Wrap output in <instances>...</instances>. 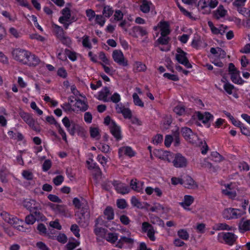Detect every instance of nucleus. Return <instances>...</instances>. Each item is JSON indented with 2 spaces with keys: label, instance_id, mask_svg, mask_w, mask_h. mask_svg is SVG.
Listing matches in <instances>:
<instances>
[{
  "label": "nucleus",
  "instance_id": "nucleus-48",
  "mask_svg": "<svg viewBox=\"0 0 250 250\" xmlns=\"http://www.w3.org/2000/svg\"><path fill=\"white\" fill-rule=\"evenodd\" d=\"M105 21L106 20L104 16L101 15H97V16L93 22H94L95 24H98L100 26L102 27L104 25Z\"/></svg>",
  "mask_w": 250,
  "mask_h": 250
},
{
  "label": "nucleus",
  "instance_id": "nucleus-61",
  "mask_svg": "<svg viewBox=\"0 0 250 250\" xmlns=\"http://www.w3.org/2000/svg\"><path fill=\"white\" fill-rule=\"evenodd\" d=\"M30 107L38 115L41 116L42 115L43 111L39 108L35 102L31 103Z\"/></svg>",
  "mask_w": 250,
  "mask_h": 250
},
{
  "label": "nucleus",
  "instance_id": "nucleus-36",
  "mask_svg": "<svg viewBox=\"0 0 250 250\" xmlns=\"http://www.w3.org/2000/svg\"><path fill=\"white\" fill-rule=\"evenodd\" d=\"M55 212L56 213L60 214L65 217H69L71 216V214L68 210L66 209L65 207L63 205H57Z\"/></svg>",
  "mask_w": 250,
  "mask_h": 250
},
{
  "label": "nucleus",
  "instance_id": "nucleus-56",
  "mask_svg": "<svg viewBox=\"0 0 250 250\" xmlns=\"http://www.w3.org/2000/svg\"><path fill=\"white\" fill-rule=\"evenodd\" d=\"M86 15L88 19V20L92 22L94 21L96 17L97 16V15H96L95 12L91 9H89L86 10Z\"/></svg>",
  "mask_w": 250,
  "mask_h": 250
},
{
  "label": "nucleus",
  "instance_id": "nucleus-22",
  "mask_svg": "<svg viewBox=\"0 0 250 250\" xmlns=\"http://www.w3.org/2000/svg\"><path fill=\"white\" fill-rule=\"evenodd\" d=\"M182 184L189 189H196L198 188L197 183L190 176H186L183 179Z\"/></svg>",
  "mask_w": 250,
  "mask_h": 250
},
{
  "label": "nucleus",
  "instance_id": "nucleus-64",
  "mask_svg": "<svg viewBox=\"0 0 250 250\" xmlns=\"http://www.w3.org/2000/svg\"><path fill=\"white\" fill-rule=\"evenodd\" d=\"M117 206L120 209H124L126 208L127 204L124 199H120L117 200Z\"/></svg>",
  "mask_w": 250,
  "mask_h": 250
},
{
  "label": "nucleus",
  "instance_id": "nucleus-49",
  "mask_svg": "<svg viewBox=\"0 0 250 250\" xmlns=\"http://www.w3.org/2000/svg\"><path fill=\"white\" fill-rule=\"evenodd\" d=\"M239 229L242 231L250 230V220H246L241 222Z\"/></svg>",
  "mask_w": 250,
  "mask_h": 250
},
{
  "label": "nucleus",
  "instance_id": "nucleus-40",
  "mask_svg": "<svg viewBox=\"0 0 250 250\" xmlns=\"http://www.w3.org/2000/svg\"><path fill=\"white\" fill-rule=\"evenodd\" d=\"M87 167L89 169H95L99 173L100 172V167L97 164L94 162L92 158H89L86 161Z\"/></svg>",
  "mask_w": 250,
  "mask_h": 250
},
{
  "label": "nucleus",
  "instance_id": "nucleus-17",
  "mask_svg": "<svg viewBox=\"0 0 250 250\" xmlns=\"http://www.w3.org/2000/svg\"><path fill=\"white\" fill-rule=\"evenodd\" d=\"M110 93L109 88L107 87H104L98 92L96 97L99 100L107 102L110 101Z\"/></svg>",
  "mask_w": 250,
  "mask_h": 250
},
{
  "label": "nucleus",
  "instance_id": "nucleus-9",
  "mask_svg": "<svg viewBox=\"0 0 250 250\" xmlns=\"http://www.w3.org/2000/svg\"><path fill=\"white\" fill-rule=\"evenodd\" d=\"M153 29L157 32L156 33V37H158L159 35L158 31L161 32V35L162 36H167L170 32L169 25L167 22L165 21H160L157 26L153 27Z\"/></svg>",
  "mask_w": 250,
  "mask_h": 250
},
{
  "label": "nucleus",
  "instance_id": "nucleus-28",
  "mask_svg": "<svg viewBox=\"0 0 250 250\" xmlns=\"http://www.w3.org/2000/svg\"><path fill=\"white\" fill-rule=\"evenodd\" d=\"M23 206L27 209L32 211L35 209L38 208V204L33 199H26L23 202Z\"/></svg>",
  "mask_w": 250,
  "mask_h": 250
},
{
  "label": "nucleus",
  "instance_id": "nucleus-30",
  "mask_svg": "<svg viewBox=\"0 0 250 250\" xmlns=\"http://www.w3.org/2000/svg\"><path fill=\"white\" fill-rule=\"evenodd\" d=\"M35 215L32 214H30L26 216L25 218V222L27 225H33L35 223L36 220L38 219L42 218L41 214L39 211H36L34 212Z\"/></svg>",
  "mask_w": 250,
  "mask_h": 250
},
{
  "label": "nucleus",
  "instance_id": "nucleus-5",
  "mask_svg": "<svg viewBox=\"0 0 250 250\" xmlns=\"http://www.w3.org/2000/svg\"><path fill=\"white\" fill-rule=\"evenodd\" d=\"M243 214L244 212L240 209L230 208L225 209L222 212L223 218L228 220L238 218Z\"/></svg>",
  "mask_w": 250,
  "mask_h": 250
},
{
  "label": "nucleus",
  "instance_id": "nucleus-63",
  "mask_svg": "<svg viewBox=\"0 0 250 250\" xmlns=\"http://www.w3.org/2000/svg\"><path fill=\"white\" fill-rule=\"evenodd\" d=\"M82 44L83 47L90 49L91 48V45L90 42L89 38L87 36H84L82 38Z\"/></svg>",
  "mask_w": 250,
  "mask_h": 250
},
{
  "label": "nucleus",
  "instance_id": "nucleus-33",
  "mask_svg": "<svg viewBox=\"0 0 250 250\" xmlns=\"http://www.w3.org/2000/svg\"><path fill=\"white\" fill-rule=\"evenodd\" d=\"M28 56L27 57V62L25 64L30 66H36L39 63L40 59L34 55L31 54L29 52Z\"/></svg>",
  "mask_w": 250,
  "mask_h": 250
},
{
  "label": "nucleus",
  "instance_id": "nucleus-53",
  "mask_svg": "<svg viewBox=\"0 0 250 250\" xmlns=\"http://www.w3.org/2000/svg\"><path fill=\"white\" fill-rule=\"evenodd\" d=\"M90 134L92 138L95 139H99L100 138V132L99 129L97 127H91L90 128Z\"/></svg>",
  "mask_w": 250,
  "mask_h": 250
},
{
  "label": "nucleus",
  "instance_id": "nucleus-45",
  "mask_svg": "<svg viewBox=\"0 0 250 250\" xmlns=\"http://www.w3.org/2000/svg\"><path fill=\"white\" fill-rule=\"evenodd\" d=\"M132 98L133 103L135 105L140 106L141 107H143L144 106V104L143 102L139 98L138 95H137V93H134L132 95Z\"/></svg>",
  "mask_w": 250,
  "mask_h": 250
},
{
  "label": "nucleus",
  "instance_id": "nucleus-34",
  "mask_svg": "<svg viewBox=\"0 0 250 250\" xmlns=\"http://www.w3.org/2000/svg\"><path fill=\"white\" fill-rule=\"evenodd\" d=\"M153 5L150 1H148L146 0H143L140 5L141 11L144 13H147L149 12L150 9H152Z\"/></svg>",
  "mask_w": 250,
  "mask_h": 250
},
{
  "label": "nucleus",
  "instance_id": "nucleus-10",
  "mask_svg": "<svg viewBox=\"0 0 250 250\" xmlns=\"http://www.w3.org/2000/svg\"><path fill=\"white\" fill-rule=\"evenodd\" d=\"M127 236H122L117 242L116 247L119 248H123L124 247L125 244H126L128 246H131L134 243L135 240L131 236V233L128 231H127Z\"/></svg>",
  "mask_w": 250,
  "mask_h": 250
},
{
  "label": "nucleus",
  "instance_id": "nucleus-42",
  "mask_svg": "<svg viewBox=\"0 0 250 250\" xmlns=\"http://www.w3.org/2000/svg\"><path fill=\"white\" fill-rule=\"evenodd\" d=\"M63 110L66 112L75 111L74 108V101L71 100L69 103H64L61 105Z\"/></svg>",
  "mask_w": 250,
  "mask_h": 250
},
{
  "label": "nucleus",
  "instance_id": "nucleus-54",
  "mask_svg": "<svg viewBox=\"0 0 250 250\" xmlns=\"http://www.w3.org/2000/svg\"><path fill=\"white\" fill-rule=\"evenodd\" d=\"M65 54L68 58L72 61L74 62L77 60L78 54L73 51L66 50L65 51Z\"/></svg>",
  "mask_w": 250,
  "mask_h": 250
},
{
  "label": "nucleus",
  "instance_id": "nucleus-4",
  "mask_svg": "<svg viewBox=\"0 0 250 250\" xmlns=\"http://www.w3.org/2000/svg\"><path fill=\"white\" fill-rule=\"evenodd\" d=\"M237 236L231 232H220L217 235V240L221 243H225L232 246L236 240Z\"/></svg>",
  "mask_w": 250,
  "mask_h": 250
},
{
  "label": "nucleus",
  "instance_id": "nucleus-27",
  "mask_svg": "<svg viewBox=\"0 0 250 250\" xmlns=\"http://www.w3.org/2000/svg\"><path fill=\"white\" fill-rule=\"evenodd\" d=\"M198 9L203 14L210 13L209 0H200L198 2Z\"/></svg>",
  "mask_w": 250,
  "mask_h": 250
},
{
  "label": "nucleus",
  "instance_id": "nucleus-47",
  "mask_svg": "<svg viewBox=\"0 0 250 250\" xmlns=\"http://www.w3.org/2000/svg\"><path fill=\"white\" fill-rule=\"evenodd\" d=\"M178 236L182 239L184 240H187L188 239L189 235L185 229H180L177 231Z\"/></svg>",
  "mask_w": 250,
  "mask_h": 250
},
{
  "label": "nucleus",
  "instance_id": "nucleus-8",
  "mask_svg": "<svg viewBox=\"0 0 250 250\" xmlns=\"http://www.w3.org/2000/svg\"><path fill=\"white\" fill-rule=\"evenodd\" d=\"M181 133L187 141L193 144H197L198 137L196 134L193 133L190 128L188 127L182 128Z\"/></svg>",
  "mask_w": 250,
  "mask_h": 250
},
{
  "label": "nucleus",
  "instance_id": "nucleus-52",
  "mask_svg": "<svg viewBox=\"0 0 250 250\" xmlns=\"http://www.w3.org/2000/svg\"><path fill=\"white\" fill-rule=\"evenodd\" d=\"M134 69L139 72L144 71L146 69V66L140 62H136L134 64Z\"/></svg>",
  "mask_w": 250,
  "mask_h": 250
},
{
  "label": "nucleus",
  "instance_id": "nucleus-59",
  "mask_svg": "<svg viewBox=\"0 0 250 250\" xmlns=\"http://www.w3.org/2000/svg\"><path fill=\"white\" fill-rule=\"evenodd\" d=\"M151 222L155 225H159L160 226H164V223L162 220L159 217L154 216L150 217Z\"/></svg>",
  "mask_w": 250,
  "mask_h": 250
},
{
  "label": "nucleus",
  "instance_id": "nucleus-11",
  "mask_svg": "<svg viewBox=\"0 0 250 250\" xmlns=\"http://www.w3.org/2000/svg\"><path fill=\"white\" fill-rule=\"evenodd\" d=\"M187 53L180 48L177 49V54L176 55V60L181 64L184 65L186 67L190 68L192 65L188 62Z\"/></svg>",
  "mask_w": 250,
  "mask_h": 250
},
{
  "label": "nucleus",
  "instance_id": "nucleus-58",
  "mask_svg": "<svg viewBox=\"0 0 250 250\" xmlns=\"http://www.w3.org/2000/svg\"><path fill=\"white\" fill-rule=\"evenodd\" d=\"M21 175L27 180H32L34 177L32 172L29 170H23Z\"/></svg>",
  "mask_w": 250,
  "mask_h": 250
},
{
  "label": "nucleus",
  "instance_id": "nucleus-6",
  "mask_svg": "<svg viewBox=\"0 0 250 250\" xmlns=\"http://www.w3.org/2000/svg\"><path fill=\"white\" fill-rule=\"evenodd\" d=\"M12 54L13 58L16 61L23 64H25L29 52L24 49H15L12 51Z\"/></svg>",
  "mask_w": 250,
  "mask_h": 250
},
{
  "label": "nucleus",
  "instance_id": "nucleus-2",
  "mask_svg": "<svg viewBox=\"0 0 250 250\" xmlns=\"http://www.w3.org/2000/svg\"><path fill=\"white\" fill-rule=\"evenodd\" d=\"M0 216L5 222L12 226L18 230L23 232L27 231V229L23 225L22 220L20 219L6 211H2L0 213Z\"/></svg>",
  "mask_w": 250,
  "mask_h": 250
},
{
  "label": "nucleus",
  "instance_id": "nucleus-15",
  "mask_svg": "<svg viewBox=\"0 0 250 250\" xmlns=\"http://www.w3.org/2000/svg\"><path fill=\"white\" fill-rule=\"evenodd\" d=\"M222 192L229 198H234L236 195L235 185L232 183L225 185L224 188L222 189Z\"/></svg>",
  "mask_w": 250,
  "mask_h": 250
},
{
  "label": "nucleus",
  "instance_id": "nucleus-18",
  "mask_svg": "<svg viewBox=\"0 0 250 250\" xmlns=\"http://www.w3.org/2000/svg\"><path fill=\"white\" fill-rule=\"evenodd\" d=\"M172 163L176 167H183L186 166L187 161L186 159L181 154H177L175 155Z\"/></svg>",
  "mask_w": 250,
  "mask_h": 250
},
{
  "label": "nucleus",
  "instance_id": "nucleus-41",
  "mask_svg": "<svg viewBox=\"0 0 250 250\" xmlns=\"http://www.w3.org/2000/svg\"><path fill=\"white\" fill-rule=\"evenodd\" d=\"M8 135L11 139L18 141H21L23 139V135L20 132H14L13 131H9Z\"/></svg>",
  "mask_w": 250,
  "mask_h": 250
},
{
  "label": "nucleus",
  "instance_id": "nucleus-39",
  "mask_svg": "<svg viewBox=\"0 0 250 250\" xmlns=\"http://www.w3.org/2000/svg\"><path fill=\"white\" fill-rule=\"evenodd\" d=\"M99 59L100 60V63L102 66L104 65H110L111 62L109 59L106 56L105 54L101 52L99 54Z\"/></svg>",
  "mask_w": 250,
  "mask_h": 250
},
{
  "label": "nucleus",
  "instance_id": "nucleus-46",
  "mask_svg": "<svg viewBox=\"0 0 250 250\" xmlns=\"http://www.w3.org/2000/svg\"><path fill=\"white\" fill-rule=\"evenodd\" d=\"M104 214L108 220H112L114 216L113 208L110 207H106L104 211Z\"/></svg>",
  "mask_w": 250,
  "mask_h": 250
},
{
  "label": "nucleus",
  "instance_id": "nucleus-55",
  "mask_svg": "<svg viewBox=\"0 0 250 250\" xmlns=\"http://www.w3.org/2000/svg\"><path fill=\"white\" fill-rule=\"evenodd\" d=\"M210 52L212 54L214 55V57H218L219 55H225V52L219 47L211 48L210 49Z\"/></svg>",
  "mask_w": 250,
  "mask_h": 250
},
{
  "label": "nucleus",
  "instance_id": "nucleus-16",
  "mask_svg": "<svg viewBox=\"0 0 250 250\" xmlns=\"http://www.w3.org/2000/svg\"><path fill=\"white\" fill-rule=\"evenodd\" d=\"M194 201L193 196L189 195H185L182 202L179 203V205L186 210L190 211V206L193 204Z\"/></svg>",
  "mask_w": 250,
  "mask_h": 250
},
{
  "label": "nucleus",
  "instance_id": "nucleus-21",
  "mask_svg": "<svg viewBox=\"0 0 250 250\" xmlns=\"http://www.w3.org/2000/svg\"><path fill=\"white\" fill-rule=\"evenodd\" d=\"M130 186L133 190L141 193L144 192V182L138 181L136 179H132L130 182Z\"/></svg>",
  "mask_w": 250,
  "mask_h": 250
},
{
  "label": "nucleus",
  "instance_id": "nucleus-19",
  "mask_svg": "<svg viewBox=\"0 0 250 250\" xmlns=\"http://www.w3.org/2000/svg\"><path fill=\"white\" fill-rule=\"evenodd\" d=\"M193 117L195 119H198L204 124L208 123L209 120L213 119V116L209 112L202 113L200 112H197L194 113Z\"/></svg>",
  "mask_w": 250,
  "mask_h": 250
},
{
  "label": "nucleus",
  "instance_id": "nucleus-43",
  "mask_svg": "<svg viewBox=\"0 0 250 250\" xmlns=\"http://www.w3.org/2000/svg\"><path fill=\"white\" fill-rule=\"evenodd\" d=\"M130 202L132 206L138 208H143V206L140 199L136 196H133L131 198Z\"/></svg>",
  "mask_w": 250,
  "mask_h": 250
},
{
  "label": "nucleus",
  "instance_id": "nucleus-32",
  "mask_svg": "<svg viewBox=\"0 0 250 250\" xmlns=\"http://www.w3.org/2000/svg\"><path fill=\"white\" fill-rule=\"evenodd\" d=\"M37 229L41 235L47 236L52 239H54V237H55V236L53 235L54 232H52V230H50V233L47 232L45 226L42 224H40L38 225Z\"/></svg>",
  "mask_w": 250,
  "mask_h": 250
},
{
  "label": "nucleus",
  "instance_id": "nucleus-7",
  "mask_svg": "<svg viewBox=\"0 0 250 250\" xmlns=\"http://www.w3.org/2000/svg\"><path fill=\"white\" fill-rule=\"evenodd\" d=\"M229 74L232 82L235 83L242 84L244 81L240 76L239 71L236 69L233 63H229Z\"/></svg>",
  "mask_w": 250,
  "mask_h": 250
},
{
  "label": "nucleus",
  "instance_id": "nucleus-50",
  "mask_svg": "<svg viewBox=\"0 0 250 250\" xmlns=\"http://www.w3.org/2000/svg\"><path fill=\"white\" fill-rule=\"evenodd\" d=\"M113 13V10L109 6H105L103 11V15L104 17L109 18Z\"/></svg>",
  "mask_w": 250,
  "mask_h": 250
},
{
  "label": "nucleus",
  "instance_id": "nucleus-31",
  "mask_svg": "<svg viewBox=\"0 0 250 250\" xmlns=\"http://www.w3.org/2000/svg\"><path fill=\"white\" fill-rule=\"evenodd\" d=\"M118 238L119 234L118 233L108 231L105 240L110 243L116 244L119 240Z\"/></svg>",
  "mask_w": 250,
  "mask_h": 250
},
{
  "label": "nucleus",
  "instance_id": "nucleus-24",
  "mask_svg": "<svg viewBox=\"0 0 250 250\" xmlns=\"http://www.w3.org/2000/svg\"><path fill=\"white\" fill-rule=\"evenodd\" d=\"M222 83H223V88L228 94L231 95L233 93L234 89V86L229 83L226 82L223 79H222L218 84H216V87L218 89H221V85Z\"/></svg>",
  "mask_w": 250,
  "mask_h": 250
},
{
  "label": "nucleus",
  "instance_id": "nucleus-20",
  "mask_svg": "<svg viewBox=\"0 0 250 250\" xmlns=\"http://www.w3.org/2000/svg\"><path fill=\"white\" fill-rule=\"evenodd\" d=\"M129 34L132 37L138 38L140 36L143 37L147 34L146 30L140 26L133 27L129 32Z\"/></svg>",
  "mask_w": 250,
  "mask_h": 250
},
{
  "label": "nucleus",
  "instance_id": "nucleus-37",
  "mask_svg": "<svg viewBox=\"0 0 250 250\" xmlns=\"http://www.w3.org/2000/svg\"><path fill=\"white\" fill-rule=\"evenodd\" d=\"M62 16L59 19V21L62 23H64L70 19L71 16L70 11L68 8H65L62 10Z\"/></svg>",
  "mask_w": 250,
  "mask_h": 250
},
{
  "label": "nucleus",
  "instance_id": "nucleus-51",
  "mask_svg": "<svg viewBox=\"0 0 250 250\" xmlns=\"http://www.w3.org/2000/svg\"><path fill=\"white\" fill-rule=\"evenodd\" d=\"M213 229L214 230H230V227L226 223H219L215 225Z\"/></svg>",
  "mask_w": 250,
  "mask_h": 250
},
{
  "label": "nucleus",
  "instance_id": "nucleus-57",
  "mask_svg": "<svg viewBox=\"0 0 250 250\" xmlns=\"http://www.w3.org/2000/svg\"><path fill=\"white\" fill-rule=\"evenodd\" d=\"M1 14L3 17L8 19L9 21L11 22H14L17 20V17L16 15L12 16L9 12L6 11H1Z\"/></svg>",
  "mask_w": 250,
  "mask_h": 250
},
{
  "label": "nucleus",
  "instance_id": "nucleus-13",
  "mask_svg": "<svg viewBox=\"0 0 250 250\" xmlns=\"http://www.w3.org/2000/svg\"><path fill=\"white\" fill-rule=\"evenodd\" d=\"M135 155V151L129 146H122L118 149V155L120 158H123L124 156L131 158Z\"/></svg>",
  "mask_w": 250,
  "mask_h": 250
},
{
  "label": "nucleus",
  "instance_id": "nucleus-12",
  "mask_svg": "<svg viewBox=\"0 0 250 250\" xmlns=\"http://www.w3.org/2000/svg\"><path fill=\"white\" fill-rule=\"evenodd\" d=\"M112 58L115 62L123 66L128 64L127 60H125L123 53L120 50H115L112 54Z\"/></svg>",
  "mask_w": 250,
  "mask_h": 250
},
{
  "label": "nucleus",
  "instance_id": "nucleus-60",
  "mask_svg": "<svg viewBox=\"0 0 250 250\" xmlns=\"http://www.w3.org/2000/svg\"><path fill=\"white\" fill-rule=\"evenodd\" d=\"M195 229L198 233L203 234L206 231V225L204 223H198L196 225Z\"/></svg>",
  "mask_w": 250,
  "mask_h": 250
},
{
  "label": "nucleus",
  "instance_id": "nucleus-1",
  "mask_svg": "<svg viewBox=\"0 0 250 250\" xmlns=\"http://www.w3.org/2000/svg\"><path fill=\"white\" fill-rule=\"evenodd\" d=\"M62 123L71 135L74 136L77 134L82 137L85 136L86 131L84 127L76 121L65 117L62 119Z\"/></svg>",
  "mask_w": 250,
  "mask_h": 250
},
{
  "label": "nucleus",
  "instance_id": "nucleus-38",
  "mask_svg": "<svg viewBox=\"0 0 250 250\" xmlns=\"http://www.w3.org/2000/svg\"><path fill=\"white\" fill-rule=\"evenodd\" d=\"M227 11L225 9L222 5H219L218 8L214 11V15L217 19L224 17L227 14Z\"/></svg>",
  "mask_w": 250,
  "mask_h": 250
},
{
  "label": "nucleus",
  "instance_id": "nucleus-3",
  "mask_svg": "<svg viewBox=\"0 0 250 250\" xmlns=\"http://www.w3.org/2000/svg\"><path fill=\"white\" fill-rule=\"evenodd\" d=\"M104 123L108 126L111 134L118 141L121 140L122 135L120 127L109 117H106L104 119Z\"/></svg>",
  "mask_w": 250,
  "mask_h": 250
},
{
  "label": "nucleus",
  "instance_id": "nucleus-35",
  "mask_svg": "<svg viewBox=\"0 0 250 250\" xmlns=\"http://www.w3.org/2000/svg\"><path fill=\"white\" fill-rule=\"evenodd\" d=\"M115 187L116 191L119 193L125 194L129 193L130 191V188L124 184L118 183Z\"/></svg>",
  "mask_w": 250,
  "mask_h": 250
},
{
  "label": "nucleus",
  "instance_id": "nucleus-14",
  "mask_svg": "<svg viewBox=\"0 0 250 250\" xmlns=\"http://www.w3.org/2000/svg\"><path fill=\"white\" fill-rule=\"evenodd\" d=\"M116 112L123 115L125 119H130L132 113L130 109L122 103L117 104L115 107Z\"/></svg>",
  "mask_w": 250,
  "mask_h": 250
},
{
  "label": "nucleus",
  "instance_id": "nucleus-23",
  "mask_svg": "<svg viewBox=\"0 0 250 250\" xmlns=\"http://www.w3.org/2000/svg\"><path fill=\"white\" fill-rule=\"evenodd\" d=\"M46 120L49 123L52 125H55L58 126V132L59 134L62 137V139L65 142H66L67 138L66 133L65 132L64 130L60 126V125L58 124L55 118L52 116H47L46 118Z\"/></svg>",
  "mask_w": 250,
  "mask_h": 250
},
{
  "label": "nucleus",
  "instance_id": "nucleus-29",
  "mask_svg": "<svg viewBox=\"0 0 250 250\" xmlns=\"http://www.w3.org/2000/svg\"><path fill=\"white\" fill-rule=\"evenodd\" d=\"M94 232L97 236V239L100 241L102 239L105 240L108 231L104 228L96 227Z\"/></svg>",
  "mask_w": 250,
  "mask_h": 250
},
{
  "label": "nucleus",
  "instance_id": "nucleus-25",
  "mask_svg": "<svg viewBox=\"0 0 250 250\" xmlns=\"http://www.w3.org/2000/svg\"><path fill=\"white\" fill-rule=\"evenodd\" d=\"M21 117L27 124L30 127L34 128L35 127V120L32 116L26 112H22L20 113Z\"/></svg>",
  "mask_w": 250,
  "mask_h": 250
},
{
  "label": "nucleus",
  "instance_id": "nucleus-26",
  "mask_svg": "<svg viewBox=\"0 0 250 250\" xmlns=\"http://www.w3.org/2000/svg\"><path fill=\"white\" fill-rule=\"evenodd\" d=\"M74 101V111H85L87 109V105L84 100L76 99Z\"/></svg>",
  "mask_w": 250,
  "mask_h": 250
},
{
  "label": "nucleus",
  "instance_id": "nucleus-62",
  "mask_svg": "<svg viewBox=\"0 0 250 250\" xmlns=\"http://www.w3.org/2000/svg\"><path fill=\"white\" fill-rule=\"evenodd\" d=\"M173 111L178 115H182L185 113V109L184 107L182 105H178L173 109Z\"/></svg>",
  "mask_w": 250,
  "mask_h": 250
},
{
  "label": "nucleus",
  "instance_id": "nucleus-44",
  "mask_svg": "<svg viewBox=\"0 0 250 250\" xmlns=\"http://www.w3.org/2000/svg\"><path fill=\"white\" fill-rule=\"evenodd\" d=\"M73 204L75 208H80L83 205L86 204V201L83 198L80 199L76 197L73 200Z\"/></svg>",
  "mask_w": 250,
  "mask_h": 250
}]
</instances>
